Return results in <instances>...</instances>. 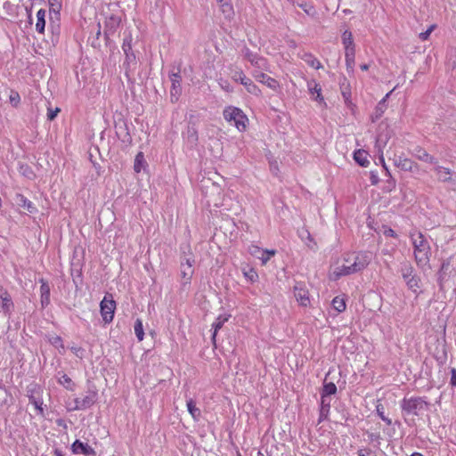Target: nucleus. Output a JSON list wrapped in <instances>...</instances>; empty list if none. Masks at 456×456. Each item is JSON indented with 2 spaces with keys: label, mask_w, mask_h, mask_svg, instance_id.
Wrapping results in <instances>:
<instances>
[{
  "label": "nucleus",
  "mask_w": 456,
  "mask_h": 456,
  "mask_svg": "<svg viewBox=\"0 0 456 456\" xmlns=\"http://www.w3.org/2000/svg\"><path fill=\"white\" fill-rule=\"evenodd\" d=\"M434 171L436 174L437 179L440 182L446 183L451 182L452 180V171L450 168L439 166L436 164L434 167Z\"/></svg>",
  "instance_id": "obj_17"
},
{
  "label": "nucleus",
  "mask_w": 456,
  "mask_h": 456,
  "mask_svg": "<svg viewBox=\"0 0 456 456\" xmlns=\"http://www.w3.org/2000/svg\"><path fill=\"white\" fill-rule=\"evenodd\" d=\"M240 84L245 86L249 94L256 96L262 95L261 89L250 78L247 77L245 74H240Z\"/></svg>",
  "instance_id": "obj_14"
},
{
  "label": "nucleus",
  "mask_w": 456,
  "mask_h": 456,
  "mask_svg": "<svg viewBox=\"0 0 456 456\" xmlns=\"http://www.w3.org/2000/svg\"><path fill=\"white\" fill-rule=\"evenodd\" d=\"M223 115L224 118L228 123H233L235 127L240 132H244L247 130L248 118L240 108L234 106H227L224 108Z\"/></svg>",
  "instance_id": "obj_4"
},
{
  "label": "nucleus",
  "mask_w": 456,
  "mask_h": 456,
  "mask_svg": "<svg viewBox=\"0 0 456 456\" xmlns=\"http://www.w3.org/2000/svg\"><path fill=\"white\" fill-rule=\"evenodd\" d=\"M29 403L35 406L40 416H44L43 402L41 400H37L33 395H30Z\"/></svg>",
  "instance_id": "obj_41"
},
{
  "label": "nucleus",
  "mask_w": 456,
  "mask_h": 456,
  "mask_svg": "<svg viewBox=\"0 0 456 456\" xmlns=\"http://www.w3.org/2000/svg\"><path fill=\"white\" fill-rule=\"evenodd\" d=\"M17 198L19 199V202H20L21 207H23L24 208H26L29 212H33V210L35 209V207H34L33 203L30 200H28L22 194H17Z\"/></svg>",
  "instance_id": "obj_37"
},
{
  "label": "nucleus",
  "mask_w": 456,
  "mask_h": 456,
  "mask_svg": "<svg viewBox=\"0 0 456 456\" xmlns=\"http://www.w3.org/2000/svg\"><path fill=\"white\" fill-rule=\"evenodd\" d=\"M346 63L348 69H353L354 66L355 51L348 50L345 52Z\"/></svg>",
  "instance_id": "obj_38"
},
{
  "label": "nucleus",
  "mask_w": 456,
  "mask_h": 456,
  "mask_svg": "<svg viewBox=\"0 0 456 456\" xmlns=\"http://www.w3.org/2000/svg\"><path fill=\"white\" fill-rule=\"evenodd\" d=\"M434 28H435V25L430 26L428 29H427L425 32H421L419 34V38L422 41L427 40L428 38L430 33L433 31Z\"/></svg>",
  "instance_id": "obj_46"
},
{
  "label": "nucleus",
  "mask_w": 456,
  "mask_h": 456,
  "mask_svg": "<svg viewBox=\"0 0 456 456\" xmlns=\"http://www.w3.org/2000/svg\"><path fill=\"white\" fill-rule=\"evenodd\" d=\"M371 179H372V184H375V183H377L379 182L378 176L375 175L373 173H372Z\"/></svg>",
  "instance_id": "obj_53"
},
{
  "label": "nucleus",
  "mask_w": 456,
  "mask_h": 456,
  "mask_svg": "<svg viewBox=\"0 0 456 456\" xmlns=\"http://www.w3.org/2000/svg\"><path fill=\"white\" fill-rule=\"evenodd\" d=\"M134 333L136 335V338L138 341H142L144 338V331H143V325L141 319H137L134 322Z\"/></svg>",
  "instance_id": "obj_35"
},
{
  "label": "nucleus",
  "mask_w": 456,
  "mask_h": 456,
  "mask_svg": "<svg viewBox=\"0 0 456 456\" xmlns=\"http://www.w3.org/2000/svg\"><path fill=\"white\" fill-rule=\"evenodd\" d=\"M330 406V400L329 399V397H322V395H321V419H320V421L322 420V417L324 414V412L327 413L329 411Z\"/></svg>",
  "instance_id": "obj_40"
},
{
  "label": "nucleus",
  "mask_w": 456,
  "mask_h": 456,
  "mask_svg": "<svg viewBox=\"0 0 456 456\" xmlns=\"http://www.w3.org/2000/svg\"><path fill=\"white\" fill-rule=\"evenodd\" d=\"M36 30L37 33L44 35L46 24V11L45 9H39L36 14Z\"/></svg>",
  "instance_id": "obj_18"
},
{
  "label": "nucleus",
  "mask_w": 456,
  "mask_h": 456,
  "mask_svg": "<svg viewBox=\"0 0 456 456\" xmlns=\"http://www.w3.org/2000/svg\"><path fill=\"white\" fill-rule=\"evenodd\" d=\"M240 74H244L243 71H239V72H236L235 75L233 76V79L235 81H240Z\"/></svg>",
  "instance_id": "obj_52"
},
{
  "label": "nucleus",
  "mask_w": 456,
  "mask_h": 456,
  "mask_svg": "<svg viewBox=\"0 0 456 456\" xmlns=\"http://www.w3.org/2000/svg\"><path fill=\"white\" fill-rule=\"evenodd\" d=\"M300 58L306 62L310 67L320 69H322L323 66L321 61L311 53H304L300 55Z\"/></svg>",
  "instance_id": "obj_21"
},
{
  "label": "nucleus",
  "mask_w": 456,
  "mask_h": 456,
  "mask_svg": "<svg viewBox=\"0 0 456 456\" xmlns=\"http://www.w3.org/2000/svg\"><path fill=\"white\" fill-rule=\"evenodd\" d=\"M410 238L413 246L414 259L417 265L421 269H430L431 248L423 233L413 230L410 232Z\"/></svg>",
  "instance_id": "obj_2"
},
{
  "label": "nucleus",
  "mask_w": 456,
  "mask_h": 456,
  "mask_svg": "<svg viewBox=\"0 0 456 456\" xmlns=\"http://www.w3.org/2000/svg\"><path fill=\"white\" fill-rule=\"evenodd\" d=\"M391 137V131L389 130L388 125L387 123H380L377 129V137L375 142V148L379 154V163L382 165L384 169L387 171V167L385 164L384 159V149L386 148L389 139Z\"/></svg>",
  "instance_id": "obj_5"
},
{
  "label": "nucleus",
  "mask_w": 456,
  "mask_h": 456,
  "mask_svg": "<svg viewBox=\"0 0 456 456\" xmlns=\"http://www.w3.org/2000/svg\"><path fill=\"white\" fill-rule=\"evenodd\" d=\"M57 456H62L61 454H58Z\"/></svg>",
  "instance_id": "obj_56"
},
{
  "label": "nucleus",
  "mask_w": 456,
  "mask_h": 456,
  "mask_svg": "<svg viewBox=\"0 0 456 456\" xmlns=\"http://www.w3.org/2000/svg\"><path fill=\"white\" fill-rule=\"evenodd\" d=\"M116 302L111 294H107L100 303V311L105 323H110L114 318Z\"/></svg>",
  "instance_id": "obj_7"
},
{
  "label": "nucleus",
  "mask_w": 456,
  "mask_h": 456,
  "mask_svg": "<svg viewBox=\"0 0 456 456\" xmlns=\"http://www.w3.org/2000/svg\"><path fill=\"white\" fill-rule=\"evenodd\" d=\"M337 393V387L333 382L324 383L321 395L322 397H329Z\"/></svg>",
  "instance_id": "obj_32"
},
{
  "label": "nucleus",
  "mask_w": 456,
  "mask_h": 456,
  "mask_svg": "<svg viewBox=\"0 0 456 456\" xmlns=\"http://www.w3.org/2000/svg\"><path fill=\"white\" fill-rule=\"evenodd\" d=\"M400 272L408 289L419 296L422 283L413 266L411 264H404Z\"/></svg>",
  "instance_id": "obj_6"
},
{
  "label": "nucleus",
  "mask_w": 456,
  "mask_h": 456,
  "mask_svg": "<svg viewBox=\"0 0 456 456\" xmlns=\"http://www.w3.org/2000/svg\"><path fill=\"white\" fill-rule=\"evenodd\" d=\"M53 343L54 345H57V344H60L61 347H63V345H62V340H61V338L59 337V336H56L55 338H53Z\"/></svg>",
  "instance_id": "obj_51"
},
{
  "label": "nucleus",
  "mask_w": 456,
  "mask_h": 456,
  "mask_svg": "<svg viewBox=\"0 0 456 456\" xmlns=\"http://www.w3.org/2000/svg\"><path fill=\"white\" fill-rule=\"evenodd\" d=\"M193 260L186 259L184 263L181 264V276L184 285L190 284L193 275Z\"/></svg>",
  "instance_id": "obj_9"
},
{
  "label": "nucleus",
  "mask_w": 456,
  "mask_h": 456,
  "mask_svg": "<svg viewBox=\"0 0 456 456\" xmlns=\"http://www.w3.org/2000/svg\"><path fill=\"white\" fill-rule=\"evenodd\" d=\"M247 58L248 59V61L254 64V65H256V66H260V61H263V59L259 58L258 56L255 55V54H252V53H248L247 54Z\"/></svg>",
  "instance_id": "obj_44"
},
{
  "label": "nucleus",
  "mask_w": 456,
  "mask_h": 456,
  "mask_svg": "<svg viewBox=\"0 0 456 456\" xmlns=\"http://www.w3.org/2000/svg\"><path fill=\"white\" fill-rule=\"evenodd\" d=\"M369 265L367 253L357 255L346 254L343 257L337 259L330 265L329 278L331 281H338L343 276L357 273Z\"/></svg>",
  "instance_id": "obj_1"
},
{
  "label": "nucleus",
  "mask_w": 456,
  "mask_h": 456,
  "mask_svg": "<svg viewBox=\"0 0 456 456\" xmlns=\"http://www.w3.org/2000/svg\"><path fill=\"white\" fill-rule=\"evenodd\" d=\"M402 412L404 416H421L428 411L429 403L420 396L404 397L401 402Z\"/></svg>",
  "instance_id": "obj_3"
},
{
  "label": "nucleus",
  "mask_w": 456,
  "mask_h": 456,
  "mask_svg": "<svg viewBox=\"0 0 456 456\" xmlns=\"http://www.w3.org/2000/svg\"><path fill=\"white\" fill-rule=\"evenodd\" d=\"M376 412L387 425H391V419L385 414V407L379 400L377 401Z\"/></svg>",
  "instance_id": "obj_33"
},
{
  "label": "nucleus",
  "mask_w": 456,
  "mask_h": 456,
  "mask_svg": "<svg viewBox=\"0 0 456 456\" xmlns=\"http://www.w3.org/2000/svg\"><path fill=\"white\" fill-rule=\"evenodd\" d=\"M61 111L60 108H55L54 110L53 109H48V111H47V118L52 121L53 120L58 113Z\"/></svg>",
  "instance_id": "obj_45"
},
{
  "label": "nucleus",
  "mask_w": 456,
  "mask_h": 456,
  "mask_svg": "<svg viewBox=\"0 0 456 456\" xmlns=\"http://www.w3.org/2000/svg\"><path fill=\"white\" fill-rule=\"evenodd\" d=\"M308 89L310 94H316V100L320 102H322L324 101L322 95V87L318 83L314 82L308 83Z\"/></svg>",
  "instance_id": "obj_31"
},
{
  "label": "nucleus",
  "mask_w": 456,
  "mask_h": 456,
  "mask_svg": "<svg viewBox=\"0 0 456 456\" xmlns=\"http://www.w3.org/2000/svg\"><path fill=\"white\" fill-rule=\"evenodd\" d=\"M293 293L297 302L303 307L311 304L310 293L306 284L303 281H297L293 287Z\"/></svg>",
  "instance_id": "obj_8"
},
{
  "label": "nucleus",
  "mask_w": 456,
  "mask_h": 456,
  "mask_svg": "<svg viewBox=\"0 0 456 456\" xmlns=\"http://www.w3.org/2000/svg\"><path fill=\"white\" fill-rule=\"evenodd\" d=\"M332 307L338 312L342 313L346 310V305L345 298L342 297H335L331 302Z\"/></svg>",
  "instance_id": "obj_29"
},
{
  "label": "nucleus",
  "mask_w": 456,
  "mask_h": 456,
  "mask_svg": "<svg viewBox=\"0 0 456 456\" xmlns=\"http://www.w3.org/2000/svg\"><path fill=\"white\" fill-rule=\"evenodd\" d=\"M413 155L421 161L434 165L437 164L436 159L429 155L428 151L420 146H417L414 148Z\"/></svg>",
  "instance_id": "obj_16"
},
{
  "label": "nucleus",
  "mask_w": 456,
  "mask_h": 456,
  "mask_svg": "<svg viewBox=\"0 0 456 456\" xmlns=\"http://www.w3.org/2000/svg\"><path fill=\"white\" fill-rule=\"evenodd\" d=\"M132 36L129 35L128 37H125L122 43V50L126 57V59H130V57H134V53L132 51Z\"/></svg>",
  "instance_id": "obj_25"
},
{
  "label": "nucleus",
  "mask_w": 456,
  "mask_h": 456,
  "mask_svg": "<svg viewBox=\"0 0 456 456\" xmlns=\"http://www.w3.org/2000/svg\"><path fill=\"white\" fill-rule=\"evenodd\" d=\"M10 102L14 106L17 107L20 102V94L16 91H11V94L9 95Z\"/></svg>",
  "instance_id": "obj_43"
},
{
  "label": "nucleus",
  "mask_w": 456,
  "mask_h": 456,
  "mask_svg": "<svg viewBox=\"0 0 456 456\" xmlns=\"http://www.w3.org/2000/svg\"><path fill=\"white\" fill-rule=\"evenodd\" d=\"M175 77V79H173L172 83V91L174 90L175 93H178L180 88V82H179V76L174 75Z\"/></svg>",
  "instance_id": "obj_47"
},
{
  "label": "nucleus",
  "mask_w": 456,
  "mask_h": 456,
  "mask_svg": "<svg viewBox=\"0 0 456 456\" xmlns=\"http://www.w3.org/2000/svg\"><path fill=\"white\" fill-rule=\"evenodd\" d=\"M450 266V262L449 261H444L442 265H441V268L438 272V278H437V281H438V283L439 285L442 287L443 285V281L444 280V273H445V271L449 268Z\"/></svg>",
  "instance_id": "obj_39"
},
{
  "label": "nucleus",
  "mask_w": 456,
  "mask_h": 456,
  "mask_svg": "<svg viewBox=\"0 0 456 456\" xmlns=\"http://www.w3.org/2000/svg\"><path fill=\"white\" fill-rule=\"evenodd\" d=\"M218 4H219V8H220L221 12L224 15H226L227 17H231L233 15V13H234L233 6L230 3V1L225 0L223 3H220Z\"/></svg>",
  "instance_id": "obj_34"
},
{
  "label": "nucleus",
  "mask_w": 456,
  "mask_h": 456,
  "mask_svg": "<svg viewBox=\"0 0 456 456\" xmlns=\"http://www.w3.org/2000/svg\"><path fill=\"white\" fill-rule=\"evenodd\" d=\"M231 318V314H220L216 319V321L213 322L212 324V328H213V334H212V342H213V345L216 346V336H217V333L219 331V330L222 329V327L224 326V324L229 321V319Z\"/></svg>",
  "instance_id": "obj_13"
},
{
  "label": "nucleus",
  "mask_w": 456,
  "mask_h": 456,
  "mask_svg": "<svg viewBox=\"0 0 456 456\" xmlns=\"http://www.w3.org/2000/svg\"><path fill=\"white\" fill-rule=\"evenodd\" d=\"M0 298L2 300V309L5 314H10L12 310L13 309V303L12 301L11 296L8 291L0 287Z\"/></svg>",
  "instance_id": "obj_15"
},
{
  "label": "nucleus",
  "mask_w": 456,
  "mask_h": 456,
  "mask_svg": "<svg viewBox=\"0 0 456 456\" xmlns=\"http://www.w3.org/2000/svg\"><path fill=\"white\" fill-rule=\"evenodd\" d=\"M375 231L378 233H383L386 237H393V238L397 237V234L395 233V232L393 229H391L386 225H383L381 228H376Z\"/></svg>",
  "instance_id": "obj_42"
},
{
  "label": "nucleus",
  "mask_w": 456,
  "mask_h": 456,
  "mask_svg": "<svg viewBox=\"0 0 456 456\" xmlns=\"http://www.w3.org/2000/svg\"><path fill=\"white\" fill-rule=\"evenodd\" d=\"M243 276L251 283H255L258 281L259 276L257 272L253 267L242 270Z\"/></svg>",
  "instance_id": "obj_30"
},
{
  "label": "nucleus",
  "mask_w": 456,
  "mask_h": 456,
  "mask_svg": "<svg viewBox=\"0 0 456 456\" xmlns=\"http://www.w3.org/2000/svg\"><path fill=\"white\" fill-rule=\"evenodd\" d=\"M252 248H253V249L251 250V254H253V255L256 254V252L261 251L262 254L259 256V259L261 260L263 265H265L267 264V262L271 259V257L275 256V254H276V250H274V249L262 250L260 248H258L256 246H253Z\"/></svg>",
  "instance_id": "obj_19"
},
{
  "label": "nucleus",
  "mask_w": 456,
  "mask_h": 456,
  "mask_svg": "<svg viewBox=\"0 0 456 456\" xmlns=\"http://www.w3.org/2000/svg\"><path fill=\"white\" fill-rule=\"evenodd\" d=\"M40 294L42 306H47L50 304V287L45 280H41Z\"/></svg>",
  "instance_id": "obj_20"
},
{
  "label": "nucleus",
  "mask_w": 456,
  "mask_h": 456,
  "mask_svg": "<svg viewBox=\"0 0 456 456\" xmlns=\"http://www.w3.org/2000/svg\"><path fill=\"white\" fill-rule=\"evenodd\" d=\"M368 157H369V152L365 150L360 149L354 152V159L361 167H366L369 166Z\"/></svg>",
  "instance_id": "obj_23"
},
{
  "label": "nucleus",
  "mask_w": 456,
  "mask_h": 456,
  "mask_svg": "<svg viewBox=\"0 0 456 456\" xmlns=\"http://www.w3.org/2000/svg\"><path fill=\"white\" fill-rule=\"evenodd\" d=\"M71 451L74 454L95 455V451L88 444L80 440H76L71 445Z\"/></svg>",
  "instance_id": "obj_11"
},
{
  "label": "nucleus",
  "mask_w": 456,
  "mask_h": 456,
  "mask_svg": "<svg viewBox=\"0 0 456 456\" xmlns=\"http://www.w3.org/2000/svg\"><path fill=\"white\" fill-rule=\"evenodd\" d=\"M299 6L307 13V14H310L313 10H314V7L312 5H308L307 4H299Z\"/></svg>",
  "instance_id": "obj_48"
},
{
  "label": "nucleus",
  "mask_w": 456,
  "mask_h": 456,
  "mask_svg": "<svg viewBox=\"0 0 456 456\" xmlns=\"http://www.w3.org/2000/svg\"><path fill=\"white\" fill-rule=\"evenodd\" d=\"M361 69H362V70H368L369 66H368V64H362V65H361Z\"/></svg>",
  "instance_id": "obj_54"
},
{
  "label": "nucleus",
  "mask_w": 456,
  "mask_h": 456,
  "mask_svg": "<svg viewBox=\"0 0 456 456\" xmlns=\"http://www.w3.org/2000/svg\"><path fill=\"white\" fill-rule=\"evenodd\" d=\"M451 372H452V377H451L450 384L452 387H456V369L452 368Z\"/></svg>",
  "instance_id": "obj_49"
},
{
  "label": "nucleus",
  "mask_w": 456,
  "mask_h": 456,
  "mask_svg": "<svg viewBox=\"0 0 456 456\" xmlns=\"http://www.w3.org/2000/svg\"><path fill=\"white\" fill-rule=\"evenodd\" d=\"M411 456H423L421 453L414 452Z\"/></svg>",
  "instance_id": "obj_55"
},
{
  "label": "nucleus",
  "mask_w": 456,
  "mask_h": 456,
  "mask_svg": "<svg viewBox=\"0 0 456 456\" xmlns=\"http://www.w3.org/2000/svg\"><path fill=\"white\" fill-rule=\"evenodd\" d=\"M59 383L61 384L66 389H68L69 391H73L75 388L74 382L67 374H63L60 378Z\"/></svg>",
  "instance_id": "obj_36"
},
{
  "label": "nucleus",
  "mask_w": 456,
  "mask_h": 456,
  "mask_svg": "<svg viewBox=\"0 0 456 456\" xmlns=\"http://www.w3.org/2000/svg\"><path fill=\"white\" fill-rule=\"evenodd\" d=\"M395 164L404 171H412L417 165L407 158L399 157L395 160Z\"/></svg>",
  "instance_id": "obj_24"
},
{
  "label": "nucleus",
  "mask_w": 456,
  "mask_h": 456,
  "mask_svg": "<svg viewBox=\"0 0 456 456\" xmlns=\"http://www.w3.org/2000/svg\"><path fill=\"white\" fill-rule=\"evenodd\" d=\"M97 399V392L96 391H89L86 395H85L81 399H76V407L75 409H86L91 407Z\"/></svg>",
  "instance_id": "obj_10"
},
{
  "label": "nucleus",
  "mask_w": 456,
  "mask_h": 456,
  "mask_svg": "<svg viewBox=\"0 0 456 456\" xmlns=\"http://www.w3.org/2000/svg\"><path fill=\"white\" fill-rule=\"evenodd\" d=\"M393 90H391L390 92L387 93V94L379 102L378 105L376 106V118H379L380 117L384 111L387 110V99L389 97V95L392 94Z\"/></svg>",
  "instance_id": "obj_27"
},
{
  "label": "nucleus",
  "mask_w": 456,
  "mask_h": 456,
  "mask_svg": "<svg viewBox=\"0 0 456 456\" xmlns=\"http://www.w3.org/2000/svg\"><path fill=\"white\" fill-rule=\"evenodd\" d=\"M187 410L194 420H198L200 417V410L196 406L193 399H189L186 403Z\"/></svg>",
  "instance_id": "obj_26"
},
{
  "label": "nucleus",
  "mask_w": 456,
  "mask_h": 456,
  "mask_svg": "<svg viewBox=\"0 0 456 456\" xmlns=\"http://www.w3.org/2000/svg\"><path fill=\"white\" fill-rule=\"evenodd\" d=\"M341 40L345 52H347L348 50L355 51L353 34L350 30L346 29L342 33Z\"/></svg>",
  "instance_id": "obj_22"
},
{
  "label": "nucleus",
  "mask_w": 456,
  "mask_h": 456,
  "mask_svg": "<svg viewBox=\"0 0 456 456\" xmlns=\"http://www.w3.org/2000/svg\"><path fill=\"white\" fill-rule=\"evenodd\" d=\"M255 78L259 83L266 86L268 88H270L273 91H277L280 87L279 82L275 78L268 76L265 73L260 72L259 74L255 76Z\"/></svg>",
  "instance_id": "obj_12"
},
{
  "label": "nucleus",
  "mask_w": 456,
  "mask_h": 456,
  "mask_svg": "<svg viewBox=\"0 0 456 456\" xmlns=\"http://www.w3.org/2000/svg\"><path fill=\"white\" fill-rule=\"evenodd\" d=\"M49 4L52 7L53 6H57V7H60L61 6V0H49Z\"/></svg>",
  "instance_id": "obj_50"
},
{
  "label": "nucleus",
  "mask_w": 456,
  "mask_h": 456,
  "mask_svg": "<svg viewBox=\"0 0 456 456\" xmlns=\"http://www.w3.org/2000/svg\"><path fill=\"white\" fill-rule=\"evenodd\" d=\"M146 165L144 155L142 151L138 152L134 159V170L135 173H140Z\"/></svg>",
  "instance_id": "obj_28"
}]
</instances>
